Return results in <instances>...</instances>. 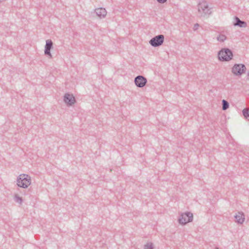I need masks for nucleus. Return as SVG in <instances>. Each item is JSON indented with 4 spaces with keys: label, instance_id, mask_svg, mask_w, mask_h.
<instances>
[{
    "label": "nucleus",
    "instance_id": "f257e3e1",
    "mask_svg": "<svg viewBox=\"0 0 249 249\" xmlns=\"http://www.w3.org/2000/svg\"><path fill=\"white\" fill-rule=\"evenodd\" d=\"M17 181L18 187L27 188L31 184V177L26 174H21L18 177Z\"/></svg>",
    "mask_w": 249,
    "mask_h": 249
},
{
    "label": "nucleus",
    "instance_id": "f03ea898",
    "mask_svg": "<svg viewBox=\"0 0 249 249\" xmlns=\"http://www.w3.org/2000/svg\"><path fill=\"white\" fill-rule=\"evenodd\" d=\"M218 59L222 61H228L232 59V52L228 48L221 49L218 53Z\"/></svg>",
    "mask_w": 249,
    "mask_h": 249
},
{
    "label": "nucleus",
    "instance_id": "7ed1b4c3",
    "mask_svg": "<svg viewBox=\"0 0 249 249\" xmlns=\"http://www.w3.org/2000/svg\"><path fill=\"white\" fill-rule=\"evenodd\" d=\"M198 11L202 17L210 15L212 13L211 8L205 0L200 1L198 4Z\"/></svg>",
    "mask_w": 249,
    "mask_h": 249
},
{
    "label": "nucleus",
    "instance_id": "20e7f679",
    "mask_svg": "<svg viewBox=\"0 0 249 249\" xmlns=\"http://www.w3.org/2000/svg\"><path fill=\"white\" fill-rule=\"evenodd\" d=\"M193 220V213L190 212H185L180 215L178 221L180 224L185 225L188 222H192Z\"/></svg>",
    "mask_w": 249,
    "mask_h": 249
},
{
    "label": "nucleus",
    "instance_id": "39448f33",
    "mask_svg": "<svg viewBox=\"0 0 249 249\" xmlns=\"http://www.w3.org/2000/svg\"><path fill=\"white\" fill-rule=\"evenodd\" d=\"M164 39V36L163 35H159L153 37L149 41V44L153 47H159L161 45Z\"/></svg>",
    "mask_w": 249,
    "mask_h": 249
},
{
    "label": "nucleus",
    "instance_id": "423d86ee",
    "mask_svg": "<svg viewBox=\"0 0 249 249\" xmlns=\"http://www.w3.org/2000/svg\"><path fill=\"white\" fill-rule=\"evenodd\" d=\"M246 68L243 64H235L232 68V72L235 75H241L245 73Z\"/></svg>",
    "mask_w": 249,
    "mask_h": 249
},
{
    "label": "nucleus",
    "instance_id": "0eeeda50",
    "mask_svg": "<svg viewBox=\"0 0 249 249\" xmlns=\"http://www.w3.org/2000/svg\"><path fill=\"white\" fill-rule=\"evenodd\" d=\"M63 100L68 106H71L76 102L75 97L72 94H70L69 93H66L65 94Z\"/></svg>",
    "mask_w": 249,
    "mask_h": 249
},
{
    "label": "nucleus",
    "instance_id": "6e6552de",
    "mask_svg": "<svg viewBox=\"0 0 249 249\" xmlns=\"http://www.w3.org/2000/svg\"><path fill=\"white\" fill-rule=\"evenodd\" d=\"M147 79L142 75H138L135 78L134 82L139 88L144 87L147 83Z\"/></svg>",
    "mask_w": 249,
    "mask_h": 249
},
{
    "label": "nucleus",
    "instance_id": "1a4fd4ad",
    "mask_svg": "<svg viewBox=\"0 0 249 249\" xmlns=\"http://www.w3.org/2000/svg\"><path fill=\"white\" fill-rule=\"evenodd\" d=\"M53 42L51 39H48L46 41L45 46L44 53L46 55L48 56L50 58H52L51 53V50L53 48Z\"/></svg>",
    "mask_w": 249,
    "mask_h": 249
},
{
    "label": "nucleus",
    "instance_id": "9d476101",
    "mask_svg": "<svg viewBox=\"0 0 249 249\" xmlns=\"http://www.w3.org/2000/svg\"><path fill=\"white\" fill-rule=\"evenodd\" d=\"M233 25L235 26H238L240 27H246L247 26V24L245 21L240 20L236 16L234 17Z\"/></svg>",
    "mask_w": 249,
    "mask_h": 249
},
{
    "label": "nucleus",
    "instance_id": "9b49d317",
    "mask_svg": "<svg viewBox=\"0 0 249 249\" xmlns=\"http://www.w3.org/2000/svg\"><path fill=\"white\" fill-rule=\"evenodd\" d=\"M236 222L238 224H242L245 220V215L243 212H239L234 216Z\"/></svg>",
    "mask_w": 249,
    "mask_h": 249
},
{
    "label": "nucleus",
    "instance_id": "f8f14e48",
    "mask_svg": "<svg viewBox=\"0 0 249 249\" xmlns=\"http://www.w3.org/2000/svg\"><path fill=\"white\" fill-rule=\"evenodd\" d=\"M96 15L100 18H104L107 15V11L105 8H99L95 9Z\"/></svg>",
    "mask_w": 249,
    "mask_h": 249
},
{
    "label": "nucleus",
    "instance_id": "ddd939ff",
    "mask_svg": "<svg viewBox=\"0 0 249 249\" xmlns=\"http://www.w3.org/2000/svg\"><path fill=\"white\" fill-rule=\"evenodd\" d=\"M222 109L225 110L227 109L229 107V103L225 100L222 101Z\"/></svg>",
    "mask_w": 249,
    "mask_h": 249
},
{
    "label": "nucleus",
    "instance_id": "4468645a",
    "mask_svg": "<svg viewBox=\"0 0 249 249\" xmlns=\"http://www.w3.org/2000/svg\"><path fill=\"white\" fill-rule=\"evenodd\" d=\"M243 115L245 118L249 121V110L247 108H244L242 111Z\"/></svg>",
    "mask_w": 249,
    "mask_h": 249
},
{
    "label": "nucleus",
    "instance_id": "2eb2a0df",
    "mask_svg": "<svg viewBox=\"0 0 249 249\" xmlns=\"http://www.w3.org/2000/svg\"><path fill=\"white\" fill-rule=\"evenodd\" d=\"M14 200L16 202L19 204H21L22 202H23V200H22V197H20L18 195H16L15 196V197H14Z\"/></svg>",
    "mask_w": 249,
    "mask_h": 249
},
{
    "label": "nucleus",
    "instance_id": "dca6fc26",
    "mask_svg": "<svg viewBox=\"0 0 249 249\" xmlns=\"http://www.w3.org/2000/svg\"><path fill=\"white\" fill-rule=\"evenodd\" d=\"M227 38V37L224 35H220L218 36L217 37V40L220 42H224Z\"/></svg>",
    "mask_w": 249,
    "mask_h": 249
},
{
    "label": "nucleus",
    "instance_id": "f3484780",
    "mask_svg": "<svg viewBox=\"0 0 249 249\" xmlns=\"http://www.w3.org/2000/svg\"><path fill=\"white\" fill-rule=\"evenodd\" d=\"M144 249H154L153 244L152 243H147L144 246Z\"/></svg>",
    "mask_w": 249,
    "mask_h": 249
},
{
    "label": "nucleus",
    "instance_id": "a211bd4d",
    "mask_svg": "<svg viewBox=\"0 0 249 249\" xmlns=\"http://www.w3.org/2000/svg\"><path fill=\"white\" fill-rule=\"evenodd\" d=\"M199 25L198 23H196L194 25V27H193L194 30V31H196V30H197V29L199 27Z\"/></svg>",
    "mask_w": 249,
    "mask_h": 249
},
{
    "label": "nucleus",
    "instance_id": "6ab92c4d",
    "mask_svg": "<svg viewBox=\"0 0 249 249\" xmlns=\"http://www.w3.org/2000/svg\"><path fill=\"white\" fill-rule=\"evenodd\" d=\"M160 3H164L167 1V0H157Z\"/></svg>",
    "mask_w": 249,
    "mask_h": 249
},
{
    "label": "nucleus",
    "instance_id": "aec40b11",
    "mask_svg": "<svg viewBox=\"0 0 249 249\" xmlns=\"http://www.w3.org/2000/svg\"><path fill=\"white\" fill-rule=\"evenodd\" d=\"M215 249H219L218 247H215Z\"/></svg>",
    "mask_w": 249,
    "mask_h": 249
}]
</instances>
